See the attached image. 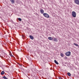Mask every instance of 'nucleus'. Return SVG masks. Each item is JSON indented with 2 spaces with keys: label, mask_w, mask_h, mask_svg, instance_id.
<instances>
[{
  "label": "nucleus",
  "mask_w": 79,
  "mask_h": 79,
  "mask_svg": "<svg viewBox=\"0 0 79 79\" xmlns=\"http://www.w3.org/2000/svg\"><path fill=\"white\" fill-rule=\"evenodd\" d=\"M43 15L44 17L46 18H50V16L47 13H44L43 14Z\"/></svg>",
  "instance_id": "obj_1"
},
{
  "label": "nucleus",
  "mask_w": 79,
  "mask_h": 79,
  "mask_svg": "<svg viewBox=\"0 0 79 79\" xmlns=\"http://www.w3.org/2000/svg\"><path fill=\"white\" fill-rule=\"evenodd\" d=\"M72 15L73 18H76V13L75 11H73L72 12Z\"/></svg>",
  "instance_id": "obj_2"
},
{
  "label": "nucleus",
  "mask_w": 79,
  "mask_h": 79,
  "mask_svg": "<svg viewBox=\"0 0 79 79\" xmlns=\"http://www.w3.org/2000/svg\"><path fill=\"white\" fill-rule=\"evenodd\" d=\"M65 55L66 56H71V52H68L65 53Z\"/></svg>",
  "instance_id": "obj_3"
},
{
  "label": "nucleus",
  "mask_w": 79,
  "mask_h": 79,
  "mask_svg": "<svg viewBox=\"0 0 79 79\" xmlns=\"http://www.w3.org/2000/svg\"><path fill=\"white\" fill-rule=\"evenodd\" d=\"M75 2L77 5H79V0H75Z\"/></svg>",
  "instance_id": "obj_4"
},
{
  "label": "nucleus",
  "mask_w": 79,
  "mask_h": 79,
  "mask_svg": "<svg viewBox=\"0 0 79 79\" xmlns=\"http://www.w3.org/2000/svg\"><path fill=\"white\" fill-rule=\"evenodd\" d=\"M40 13L41 14H44V10L43 9H41L40 10Z\"/></svg>",
  "instance_id": "obj_5"
},
{
  "label": "nucleus",
  "mask_w": 79,
  "mask_h": 79,
  "mask_svg": "<svg viewBox=\"0 0 79 79\" xmlns=\"http://www.w3.org/2000/svg\"><path fill=\"white\" fill-rule=\"evenodd\" d=\"M53 41H55V42H58V39L56 38L53 37Z\"/></svg>",
  "instance_id": "obj_6"
},
{
  "label": "nucleus",
  "mask_w": 79,
  "mask_h": 79,
  "mask_svg": "<svg viewBox=\"0 0 79 79\" xmlns=\"http://www.w3.org/2000/svg\"><path fill=\"white\" fill-rule=\"evenodd\" d=\"M48 39H49V40H53V38L51 37H48Z\"/></svg>",
  "instance_id": "obj_7"
},
{
  "label": "nucleus",
  "mask_w": 79,
  "mask_h": 79,
  "mask_svg": "<svg viewBox=\"0 0 79 79\" xmlns=\"http://www.w3.org/2000/svg\"><path fill=\"white\" fill-rule=\"evenodd\" d=\"M29 37H30V39H31V40H33V39H34V37H33V36L31 35H30L29 36Z\"/></svg>",
  "instance_id": "obj_8"
},
{
  "label": "nucleus",
  "mask_w": 79,
  "mask_h": 79,
  "mask_svg": "<svg viewBox=\"0 0 79 79\" xmlns=\"http://www.w3.org/2000/svg\"><path fill=\"white\" fill-rule=\"evenodd\" d=\"M54 62L56 64H59V63H58V62H57L56 60H54Z\"/></svg>",
  "instance_id": "obj_9"
},
{
  "label": "nucleus",
  "mask_w": 79,
  "mask_h": 79,
  "mask_svg": "<svg viewBox=\"0 0 79 79\" xmlns=\"http://www.w3.org/2000/svg\"><path fill=\"white\" fill-rule=\"evenodd\" d=\"M4 74H5V72H4V71H2L1 73V75H3Z\"/></svg>",
  "instance_id": "obj_10"
},
{
  "label": "nucleus",
  "mask_w": 79,
  "mask_h": 79,
  "mask_svg": "<svg viewBox=\"0 0 79 79\" xmlns=\"http://www.w3.org/2000/svg\"><path fill=\"white\" fill-rule=\"evenodd\" d=\"M67 75L69 76H71V73L69 72L67 73Z\"/></svg>",
  "instance_id": "obj_11"
},
{
  "label": "nucleus",
  "mask_w": 79,
  "mask_h": 79,
  "mask_svg": "<svg viewBox=\"0 0 79 79\" xmlns=\"http://www.w3.org/2000/svg\"><path fill=\"white\" fill-rule=\"evenodd\" d=\"M10 1L12 3H15V0H10Z\"/></svg>",
  "instance_id": "obj_12"
},
{
  "label": "nucleus",
  "mask_w": 79,
  "mask_h": 79,
  "mask_svg": "<svg viewBox=\"0 0 79 79\" xmlns=\"http://www.w3.org/2000/svg\"><path fill=\"white\" fill-rule=\"evenodd\" d=\"M60 56L62 57H63V56H64V55L62 53H60Z\"/></svg>",
  "instance_id": "obj_13"
},
{
  "label": "nucleus",
  "mask_w": 79,
  "mask_h": 79,
  "mask_svg": "<svg viewBox=\"0 0 79 79\" xmlns=\"http://www.w3.org/2000/svg\"><path fill=\"white\" fill-rule=\"evenodd\" d=\"M73 44L76 46H77V47H78L79 46V45H78V44H76L74 43Z\"/></svg>",
  "instance_id": "obj_14"
},
{
  "label": "nucleus",
  "mask_w": 79,
  "mask_h": 79,
  "mask_svg": "<svg viewBox=\"0 0 79 79\" xmlns=\"http://www.w3.org/2000/svg\"><path fill=\"white\" fill-rule=\"evenodd\" d=\"M3 78L4 79H8L7 78V77H5V76H4L3 77Z\"/></svg>",
  "instance_id": "obj_15"
},
{
  "label": "nucleus",
  "mask_w": 79,
  "mask_h": 79,
  "mask_svg": "<svg viewBox=\"0 0 79 79\" xmlns=\"http://www.w3.org/2000/svg\"><path fill=\"white\" fill-rule=\"evenodd\" d=\"M18 20H19V21H22V20L20 18H18Z\"/></svg>",
  "instance_id": "obj_16"
},
{
  "label": "nucleus",
  "mask_w": 79,
  "mask_h": 79,
  "mask_svg": "<svg viewBox=\"0 0 79 79\" xmlns=\"http://www.w3.org/2000/svg\"><path fill=\"white\" fill-rule=\"evenodd\" d=\"M22 39H23V38L24 37V35H22Z\"/></svg>",
  "instance_id": "obj_17"
},
{
  "label": "nucleus",
  "mask_w": 79,
  "mask_h": 79,
  "mask_svg": "<svg viewBox=\"0 0 79 79\" xmlns=\"http://www.w3.org/2000/svg\"><path fill=\"white\" fill-rule=\"evenodd\" d=\"M59 79H62V78H61V77H59Z\"/></svg>",
  "instance_id": "obj_18"
}]
</instances>
